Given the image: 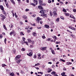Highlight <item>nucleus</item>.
I'll return each instance as SVG.
<instances>
[{
	"label": "nucleus",
	"instance_id": "obj_44",
	"mask_svg": "<svg viewBox=\"0 0 76 76\" xmlns=\"http://www.w3.org/2000/svg\"><path fill=\"white\" fill-rule=\"evenodd\" d=\"M60 60L61 61H63V62H65V60H63V59H61Z\"/></svg>",
	"mask_w": 76,
	"mask_h": 76
},
{
	"label": "nucleus",
	"instance_id": "obj_24",
	"mask_svg": "<svg viewBox=\"0 0 76 76\" xmlns=\"http://www.w3.org/2000/svg\"><path fill=\"white\" fill-rule=\"evenodd\" d=\"M3 10L2 12H3V14L5 15L6 16V12H5V11H4V10Z\"/></svg>",
	"mask_w": 76,
	"mask_h": 76
},
{
	"label": "nucleus",
	"instance_id": "obj_3",
	"mask_svg": "<svg viewBox=\"0 0 76 76\" xmlns=\"http://www.w3.org/2000/svg\"><path fill=\"white\" fill-rule=\"evenodd\" d=\"M21 57V56L20 55H18L16 56L15 58V60H18V59H19V58Z\"/></svg>",
	"mask_w": 76,
	"mask_h": 76
},
{
	"label": "nucleus",
	"instance_id": "obj_61",
	"mask_svg": "<svg viewBox=\"0 0 76 76\" xmlns=\"http://www.w3.org/2000/svg\"><path fill=\"white\" fill-rule=\"evenodd\" d=\"M51 40V39L50 38H48V41H50Z\"/></svg>",
	"mask_w": 76,
	"mask_h": 76
},
{
	"label": "nucleus",
	"instance_id": "obj_9",
	"mask_svg": "<svg viewBox=\"0 0 76 76\" xmlns=\"http://www.w3.org/2000/svg\"><path fill=\"white\" fill-rule=\"evenodd\" d=\"M22 18H23V19H25L26 20H27V19H28L27 16H26V15H23V16H22Z\"/></svg>",
	"mask_w": 76,
	"mask_h": 76
},
{
	"label": "nucleus",
	"instance_id": "obj_17",
	"mask_svg": "<svg viewBox=\"0 0 76 76\" xmlns=\"http://www.w3.org/2000/svg\"><path fill=\"white\" fill-rule=\"evenodd\" d=\"M21 61V60H20V59H19L18 60L16 61V63L18 64H19L20 63Z\"/></svg>",
	"mask_w": 76,
	"mask_h": 76
},
{
	"label": "nucleus",
	"instance_id": "obj_13",
	"mask_svg": "<svg viewBox=\"0 0 76 76\" xmlns=\"http://www.w3.org/2000/svg\"><path fill=\"white\" fill-rule=\"evenodd\" d=\"M0 9H1V10H4V7L3 6V5H1V6H0Z\"/></svg>",
	"mask_w": 76,
	"mask_h": 76
},
{
	"label": "nucleus",
	"instance_id": "obj_29",
	"mask_svg": "<svg viewBox=\"0 0 76 76\" xmlns=\"http://www.w3.org/2000/svg\"><path fill=\"white\" fill-rule=\"evenodd\" d=\"M0 51H1V53L3 51V48H2V47H1L0 48Z\"/></svg>",
	"mask_w": 76,
	"mask_h": 76
},
{
	"label": "nucleus",
	"instance_id": "obj_39",
	"mask_svg": "<svg viewBox=\"0 0 76 76\" xmlns=\"http://www.w3.org/2000/svg\"><path fill=\"white\" fill-rule=\"evenodd\" d=\"M4 41L5 43L6 44V41H7V39H6V38H5L4 40Z\"/></svg>",
	"mask_w": 76,
	"mask_h": 76
},
{
	"label": "nucleus",
	"instance_id": "obj_47",
	"mask_svg": "<svg viewBox=\"0 0 76 76\" xmlns=\"http://www.w3.org/2000/svg\"><path fill=\"white\" fill-rule=\"evenodd\" d=\"M56 73V72L53 71L51 73L52 75H54Z\"/></svg>",
	"mask_w": 76,
	"mask_h": 76
},
{
	"label": "nucleus",
	"instance_id": "obj_53",
	"mask_svg": "<svg viewBox=\"0 0 76 76\" xmlns=\"http://www.w3.org/2000/svg\"><path fill=\"white\" fill-rule=\"evenodd\" d=\"M35 69H37V70H39V68L38 67H35Z\"/></svg>",
	"mask_w": 76,
	"mask_h": 76
},
{
	"label": "nucleus",
	"instance_id": "obj_26",
	"mask_svg": "<svg viewBox=\"0 0 76 76\" xmlns=\"http://www.w3.org/2000/svg\"><path fill=\"white\" fill-rule=\"evenodd\" d=\"M24 42L25 43V44H26V45H29V44H28V42L24 41Z\"/></svg>",
	"mask_w": 76,
	"mask_h": 76
},
{
	"label": "nucleus",
	"instance_id": "obj_43",
	"mask_svg": "<svg viewBox=\"0 0 76 76\" xmlns=\"http://www.w3.org/2000/svg\"><path fill=\"white\" fill-rule=\"evenodd\" d=\"M13 52L14 54H15L16 53V50H15V49L13 50Z\"/></svg>",
	"mask_w": 76,
	"mask_h": 76
},
{
	"label": "nucleus",
	"instance_id": "obj_48",
	"mask_svg": "<svg viewBox=\"0 0 76 76\" xmlns=\"http://www.w3.org/2000/svg\"><path fill=\"white\" fill-rule=\"evenodd\" d=\"M56 44H60V42H56Z\"/></svg>",
	"mask_w": 76,
	"mask_h": 76
},
{
	"label": "nucleus",
	"instance_id": "obj_40",
	"mask_svg": "<svg viewBox=\"0 0 76 76\" xmlns=\"http://www.w3.org/2000/svg\"><path fill=\"white\" fill-rule=\"evenodd\" d=\"M73 12H74V13H76V10L75 9H73Z\"/></svg>",
	"mask_w": 76,
	"mask_h": 76
},
{
	"label": "nucleus",
	"instance_id": "obj_59",
	"mask_svg": "<svg viewBox=\"0 0 76 76\" xmlns=\"http://www.w3.org/2000/svg\"><path fill=\"white\" fill-rule=\"evenodd\" d=\"M55 40H57V39H58V38H57V37H56V36H55Z\"/></svg>",
	"mask_w": 76,
	"mask_h": 76
},
{
	"label": "nucleus",
	"instance_id": "obj_20",
	"mask_svg": "<svg viewBox=\"0 0 76 76\" xmlns=\"http://www.w3.org/2000/svg\"><path fill=\"white\" fill-rule=\"evenodd\" d=\"M11 31L10 33V35L11 36H12V34H13V33L14 32V31Z\"/></svg>",
	"mask_w": 76,
	"mask_h": 76
},
{
	"label": "nucleus",
	"instance_id": "obj_52",
	"mask_svg": "<svg viewBox=\"0 0 76 76\" xmlns=\"http://www.w3.org/2000/svg\"><path fill=\"white\" fill-rule=\"evenodd\" d=\"M31 5H32L33 6H35V4H34V3H32L31 4Z\"/></svg>",
	"mask_w": 76,
	"mask_h": 76
},
{
	"label": "nucleus",
	"instance_id": "obj_54",
	"mask_svg": "<svg viewBox=\"0 0 76 76\" xmlns=\"http://www.w3.org/2000/svg\"><path fill=\"white\" fill-rule=\"evenodd\" d=\"M66 16H69V13H66Z\"/></svg>",
	"mask_w": 76,
	"mask_h": 76
},
{
	"label": "nucleus",
	"instance_id": "obj_50",
	"mask_svg": "<svg viewBox=\"0 0 76 76\" xmlns=\"http://www.w3.org/2000/svg\"><path fill=\"white\" fill-rule=\"evenodd\" d=\"M30 48H33L34 47V45H30Z\"/></svg>",
	"mask_w": 76,
	"mask_h": 76
},
{
	"label": "nucleus",
	"instance_id": "obj_38",
	"mask_svg": "<svg viewBox=\"0 0 76 76\" xmlns=\"http://www.w3.org/2000/svg\"><path fill=\"white\" fill-rule=\"evenodd\" d=\"M6 70L7 71V73H9V72H10V70L8 69H6Z\"/></svg>",
	"mask_w": 76,
	"mask_h": 76
},
{
	"label": "nucleus",
	"instance_id": "obj_37",
	"mask_svg": "<svg viewBox=\"0 0 76 76\" xmlns=\"http://www.w3.org/2000/svg\"><path fill=\"white\" fill-rule=\"evenodd\" d=\"M71 18H73L74 19H76V18L73 15H72L71 17Z\"/></svg>",
	"mask_w": 76,
	"mask_h": 76
},
{
	"label": "nucleus",
	"instance_id": "obj_46",
	"mask_svg": "<svg viewBox=\"0 0 76 76\" xmlns=\"http://www.w3.org/2000/svg\"><path fill=\"white\" fill-rule=\"evenodd\" d=\"M32 44L33 45H34V43H35V42H34V40H32L31 41Z\"/></svg>",
	"mask_w": 76,
	"mask_h": 76
},
{
	"label": "nucleus",
	"instance_id": "obj_58",
	"mask_svg": "<svg viewBox=\"0 0 76 76\" xmlns=\"http://www.w3.org/2000/svg\"><path fill=\"white\" fill-rule=\"evenodd\" d=\"M32 17H35L36 16V14H34V15H32Z\"/></svg>",
	"mask_w": 76,
	"mask_h": 76
},
{
	"label": "nucleus",
	"instance_id": "obj_63",
	"mask_svg": "<svg viewBox=\"0 0 76 76\" xmlns=\"http://www.w3.org/2000/svg\"><path fill=\"white\" fill-rule=\"evenodd\" d=\"M20 23L21 25H23V22L22 21L20 22Z\"/></svg>",
	"mask_w": 76,
	"mask_h": 76
},
{
	"label": "nucleus",
	"instance_id": "obj_49",
	"mask_svg": "<svg viewBox=\"0 0 76 76\" xmlns=\"http://www.w3.org/2000/svg\"><path fill=\"white\" fill-rule=\"evenodd\" d=\"M28 11H29V9H26L25 11L26 12H28Z\"/></svg>",
	"mask_w": 76,
	"mask_h": 76
},
{
	"label": "nucleus",
	"instance_id": "obj_16",
	"mask_svg": "<svg viewBox=\"0 0 76 76\" xmlns=\"http://www.w3.org/2000/svg\"><path fill=\"white\" fill-rule=\"evenodd\" d=\"M72 62H68L66 63V65L68 66V65H70V64H72Z\"/></svg>",
	"mask_w": 76,
	"mask_h": 76
},
{
	"label": "nucleus",
	"instance_id": "obj_21",
	"mask_svg": "<svg viewBox=\"0 0 76 76\" xmlns=\"http://www.w3.org/2000/svg\"><path fill=\"white\" fill-rule=\"evenodd\" d=\"M10 76H14L15 75V74L13 72H12V73L10 74Z\"/></svg>",
	"mask_w": 76,
	"mask_h": 76
},
{
	"label": "nucleus",
	"instance_id": "obj_2",
	"mask_svg": "<svg viewBox=\"0 0 76 76\" xmlns=\"http://www.w3.org/2000/svg\"><path fill=\"white\" fill-rule=\"evenodd\" d=\"M42 18H40L39 17H38L37 18V19H36V20L37 23H39L40 22L39 20H42Z\"/></svg>",
	"mask_w": 76,
	"mask_h": 76
},
{
	"label": "nucleus",
	"instance_id": "obj_10",
	"mask_svg": "<svg viewBox=\"0 0 76 76\" xmlns=\"http://www.w3.org/2000/svg\"><path fill=\"white\" fill-rule=\"evenodd\" d=\"M40 49L41 50H43V51H45V50H46V49H47V47H45L43 48H40Z\"/></svg>",
	"mask_w": 76,
	"mask_h": 76
},
{
	"label": "nucleus",
	"instance_id": "obj_35",
	"mask_svg": "<svg viewBox=\"0 0 76 76\" xmlns=\"http://www.w3.org/2000/svg\"><path fill=\"white\" fill-rule=\"evenodd\" d=\"M60 18L61 19H62V20H64V18L62 16H60Z\"/></svg>",
	"mask_w": 76,
	"mask_h": 76
},
{
	"label": "nucleus",
	"instance_id": "obj_51",
	"mask_svg": "<svg viewBox=\"0 0 76 76\" xmlns=\"http://www.w3.org/2000/svg\"><path fill=\"white\" fill-rule=\"evenodd\" d=\"M43 23V21H42V20L40 21V24H42Z\"/></svg>",
	"mask_w": 76,
	"mask_h": 76
},
{
	"label": "nucleus",
	"instance_id": "obj_5",
	"mask_svg": "<svg viewBox=\"0 0 76 76\" xmlns=\"http://www.w3.org/2000/svg\"><path fill=\"white\" fill-rule=\"evenodd\" d=\"M52 13H53V14H54V15H53V17H56V16H57V13L56 12H52Z\"/></svg>",
	"mask_w": 76,
	"mask_h": 76
},
{
	"label": "nucleus",
	"instance_id": "obj_60",
	"mask_svg": "<svg viewBox=\"0 0 76 76\" xmlns=\"http://www.w3.org/2000/svg\"><path fill=\"white\" fill-rule=\"evenodd\" d=\"M23 41H25L26 39L25 38V37H23Z\"/></svg>",
	"mask_w": 76,
	"mask_h": 76
},
{
	"label": "nucleus",
	"instance_id": "obj_11",
	"mask_svg": "<svg viewBox=\"0 0 76 76\" xmlns=\"http://www.w3.org/2000/svg\"><path fill=\"white\" fill-rule=\"evenodd\" d=\"M45 27L47 29H49V28H50V26L47 24H45Z\"/></svg>",
	"mask_w": 76,
	"mask_h": 76
},
{
	"label": "nucleus",
	"instance_id": "obj_19",
	"mask_svg": "<svg viewBox=\"0 0 76 76\" xmlns=\"http://www.w3.org/2000/svg\"><path fill=\"white\" fill-rule=\"evenodd\" d=\"M11 1V3H12V4H15V1L13 0H10Z\"/></svg>",
	"mask_w": 76,
	"mask_h": 76
},
{
	"label": "nucleus",
	"instance_id": "obj_33",
	"mask_svg": "<svg viewBox=\"0 0 76 76\" xmlns=\"http://www.w3.org/2000/svg\"><path fill=\"white\" fill-rule=\"evenodd\" d=\"M39 65H40V64L39 63H38L37 64H35V66H39Z\"/></svg>",
	"mask_w": 76,
	"mask_h": 76
},
{
	"label": "nucleus",
	"instance_id": "obj_27",
	"mask_svg": "<svg viewBox=\"0 0 76 76\" xmlns=\"http://www.w3.org/2000/svg\"><path fill=\"white\" fill-rule=\"evenodd\" d=\"M6 5V6L7 7V8H9V6L8 5V3H5Z\"/></svg>",
	"mask_w": 76,
	"mask_h": 76
},
{
	"label": "nucleus",
	"instance_id": "obj_12",
	"mask_svg": "<svg viewBox=\"0 0 76 76\" xmlns=\"http://www.w3.org/2000/svg\"><path fill=\"white\" fill-rule=\"evenodd\" d=\"M43 14V18H47V14L44 13Z\"/></svg>",
	"mask_w": 76,
	"mask_h": 76
},
{
	"label": "nucleus",
	"instance_id": "obj_8",
	"mask_svg": "<svg viewBox=\"0 0 76 76\" xmlns=\"http://www.w3.org/2000/svg\"><path fill=\"white\" fill-rule=\"evenodd\" d=\"M33 2L36 5L38 4V0H34L33 1Z\"/></svg>",
	"mask_w": 76,
	"mask_h": 76
},
{
	"label": "nucleus",
	"instance_id": "obj_34",
	"mask_svg": "<svg viewBox=\"0 0 76 76\" xmlns=\"http://www.w3.org/2000/svg\"><path fill=\"white\" fill-rule=\"evenodd\" d=\"M38 8L39 9L41 10V6H38Z\"/></svg>",
	"mask_w": 76,
	"mask_h": 76
},
{
	"label": "nucleus",
	"instance_id": "obj_4",
	"mask_svg": "<svg viewBox=\"0 0 76 76\" xmlns=\"http://www.w3.org/2000/svg\"><path fill=\"white\" fill-rule=\"evenodd\" d=\"M0 17H1V18H2V20H4V19H5V18H6L5 16H4L3 15V14H1L0 15Z\"/></svg>",
	"mask_w": 76,
	"mask_h": 76
},
{
	"label": "nucleus",
	"instance_id": "obj_7",
	"mask_svg": "<svg viewBox=\"0 0 76 76\" xmlns=\"http://www.w3.org/2000/svg\"><path fill=\"white\" fill-rule=\"evenodd\" d=\"M33 54V53L31 52L29 53H27V55L28 56H29V57H31V56H32Z\"/></svg>",
	"mask_w": 76,
	"mask_h": 76
},
{
	"label": "nucleus",
	"instance_id": "obj_30",
	"mask_svg": "<svg viewBox=\"0 0 76 76\" xmlns=\"http://www.w3.org/2000/svg\"><path fill=\"white\" fill-rule=\"evenodd\" d=\"M65 73L64 72H63L61 74V76H63L64 75H65Z\"/></svg>",
	"mask_w": 76,
	"mask_h": 76
},
{
	"label": "nucleus",
	"instance_id": "obj_45",
	"mask_svg": "<svg viewBox=\"0 0 76 76\" xmlns=\"http://www.w3.org/2000/svg\"><path fill=\"white\" fill-rule=\"evenodd\" d=\"M37 55L39 56V57H41V53H38Z\"/></svg>",
	"mask_w": 76,
	"mask_h": 76
},
{
	"label": "nucleus",
	"instance_id": "obj_42",
	"mask_svg": "<svg viewBox=\"0 0 76 76\" xmlns=\"http://www.w3.org/2000/svg\"><path fill=\"white\" fill-rule=\"evenodd\" d=\"M34 56L33 58H35H35H37V56L35 55H34Z\"/></svg>",
	"mask_w": 76,
	"mask_h": 76
},
{
	"label": "nucleus",
	"instance_id": "obj_14",
	"mask_svg": "<svg viewBox=\"0 0 76 76\" xmlns=\"http://www.w3.org/2000/svg\"><path fill=\"white\" fill-rule=\"evenodd\" d=\"M51 52L53 54H54V55H55V54H56V53H55V51H54V50H53Z\"/></svg>",
	"mask_w": 76,
	"mask_h": 76
},
{
	"label": "nucleus",
	"instance_id": "obj_1",
	"mask_svg": "<svg viewBox=\"0 0 76 76\" xmlns=\"http://www.w3.org/2000/svg\"><path fill=\"white\" fill-rule=\"evenodd\" d=\"M39 4V5H41L42 6H45L46 4L45 3H43V1L42 0H38Z\"/></svg>",
	"mask_w": 76,
	"mask_h": 76
},
{
	"label": "nucleus",
	"instance_id": "obj_41",
	"mask_svg": "<svg viewBox=\"0 0 76 76\" xmlns=\"http://www.w3.org/2000/svg\"><path fill=\"white\" fill-rule=\"evenodd\" d=\"M3 38V35H2V34H1L0 35V39H1Z\"/></svg>",
	"mask_w": 76,
	"mask_h": 76
},
{
	"label": "nucleus",
	"instance_id": "obj_15",
	"mask_svg": "<svg viewBox=\"0 0 76 76\" xmlns=\"http://www.w3.org/2000/svg\"><path fill=\"white\" fill-rule=\"evenodd\" d=\"M32 34L34 37H36L37 36V33L35 32H33Z\"/></svg>",
	"mask_w": 76,
	"mask_h": 76
},
{
	"label": "nucleus",
	"instance_id": "obj_56",
	"mask_svg": "<svg viewBox=\"0 0 76 76\" xmlns=\"http://www.w3.org/2000/svg\"><path fill=\"white\" fill-rule=\"evenodd\" d=\"M13 35L14 37H15V36L16 35V34H15V31H14V33H13Z\"/></svg>",
	"mask_w": 76,
	"mask_h": 76
},
{
	"label": "nucleus",
	"instance_id": "obj_57",
	"mask_svg": "<svg viewBox=\"0 0 76 76\" xmlns=\"http://www.w3.org/2000/svg\"><path fill=\"white\" fill-rule=\"evenodd\" d=\"M28 33H29V32H31V31L29 30H27Z\"/></svg>",
	"mask_w": 76,
	"mask_h": 76
},
{
	"label": "nucleus",
	"instance_id": "obj_18",
	"mask_svg": "<svg viewBox=\"0 0 76 76\" xmlns=\"http://www.w3.org/2000/svg\"><path fill=\"white\" fill-rule=\"evenodd\" d=\"M3 28L6 31H7V28H6V25H3Z\"/></svg>",
	"mask_w": 76,
	"mask_h": 76
},
{
	"label": "nucleus",
	"instance_id": "obj_6",
	"mask_svg": "<svg viewBox=\"0 0 76 76\" xmlns=\"http://www.w3.org/2000/svg\"><path fill=\"white\" fill-rule=\"evenodd\" d=\"M39 13L41 14H44V13H45V10H42L40 11Z\"/></svg>",
	"mask_w": 76,
	"mask_h": 76
},
{
	"label": "nucleus",
	"instance_id": "obj_32",
	"mask_svg": "<svg viewBox=\"0 0 76 76\" xmlns=\"http://www.w3.org/2000/svg\"><path fill=\"white\" fill-rule=\"evenodd\" d=\"M21 50L22 51H25V48H22Z\"/></svg>",
	"mask_w": 76,
	"mask_h": 76
},
{
	"label": "nucleus",
	"instance_id": "obj_23",
	"mask_svg": "<svg viewBox=\"0 0 76 76\" xmlns=\"http://www.w3.org/2000/svg\"><path fill=\"white\" fill-rule=\"evenodd\" d=\"M60 20V18H57L56 20V22H59V20Z\"/></svg>",
	"mask_w": 76,
	"mask_h": 76
},
{
	"label": "nucleus",
	"instance_id": "obj_28",
	"mask_svg": "<svg viewBox=\"0 0 76 76\" xmlns=\"http://www.w3.org/2000/svg\"><path fill=\"white\" fill-rule=\"evenodd\" d=\"M53 10H54V12H57V9H56V8H54L53 9Z\"/></svg>",
	"mask_w": 76,
	"mask_h": 76
},
{
	"label": "nucleus",
	"instance_id": "obj_62",
	"mask_svg": "<svg viewBox=\"0 0 76 76\" xmlns=\"http://www.w3.org/2000/svg\"><path fill=\"white\" fill-rule=\"evenodd\" d=\"M54 76H58V75L57 74H56V73L54 75Z\"/></svg>",
	"mask_w": 76,
	"mask_h": 76
},
{
	"label": "nucleus",
	"instance_id": "obj_36",
	"mask_svg": "<svg viewBox=\"0 0 76 76\" xmlns=\"http://www.w3.org/2000/svg\"><path fill=\"white\" fill-rule=\"evenodd\" d=\"M42 38L43 39H45V35L42 36Z\"/></svg>",
	"mask_w": 76,
	"mask_h": 76
},
{
	"label": "nucleus",
	"instance_id": "obj_22",
	"mask_svg": "<svg viewBox=\"0 0 76 76\" xmlns=\"http://www.w3.org/2000/svg\"><path fill=\"white\" fill-rule=\"evenodd\" d=\"M27 40L28 41V42L29 43H31V42H32V40H31V39H28Z\"/></svg>",
	"mask_w": 76,
	"mask_h": 76
},
{
	"label": "nucleus",
	"instance_id": "obj_31",
	"mask_svg": "<svg viewBox=\"0 0 76 76\" xmlns=\"http://www.w3.org/2000/svg\"><path fill=\"white\" fill-rule=\"evenodd\" d=\"M50 16H53V13H52V12L51 11L50 12Z\"/></svg>",
	"mask_w": 76,
	"mask_h": 76
},
{
	"label": "nucleus",
	"instance_id": "obj_55",
	"mask_svg": "<svg viewBox=\"0 0 76 76\" xmlns=\"http://www.w3.org/2000/svg\"><path fill=\"white\" fill-rule=\"evenodd\" d=\"M48 3H51V0H48Z\"/></svg>",
	"mask_w": 76,
	"mask_h": 76
},
{
	"label": "nucleus",
	"instance_id": "obj_25",
	"mask_svg": "<svg viewBox=\"0 0 76 76\" xmlns=\"http://www.w3.org/2000/svg\"><path fill=\"white\" fill-rule=\"evenodd\" d=\"M7 65H5L4 64H2V66L3 67H5V66H7Z\"/></svg>",
	"mask_w": 76,
	"mask_h": 76
},
{
	"label": "nucleus",
	"instance_id": "obj_64",
	"mask_svg": "<svg viewBox=\"0 0 76 76\" xmlns=\"http://www.w3.org/2000/svg\"><path fill=\"white\" fill-rule=\"evenodd\" d=\"M49 76V74H45V76Z\"/></svg>",
	"mask_w": 76,
	"mask_h": 76
}]
</instances>
